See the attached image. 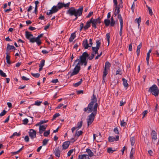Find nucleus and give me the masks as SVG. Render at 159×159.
<instances>
[{
    "instance_id": "f257e3e1",
    "label": "nucleus",
    "mask_w": 159,
    "mask_h": 159,
    "mask_svg": "<svg viewBox=\"0 0 159 159\" xmlns=\"http://www.w3.org/2000/svg\"><path fill=\"white\" fill-rule=\"evenodd\" d=\"M83 10V7H81L78 9H75L73 7L69 8L67 11V14L70 16H74L75 18L74 20L77 19L78 16H80L82 14Z\"/></svg>"
},
{
    "instance_id": "f03ea898",
    "label": "nucleus",
    "mask_w": 159,
    "mask_h": 159,
    "mask_svg": "<svg viewBox=\"0 0 159 159\" xmlns=\"http://www.w3.org/2000/svg\"><path fill=\"white\" fill-rule=\"evenodd\" d=\"M89 56V54L86 52H84L82 55L80 57L79 59H77L75 61L74 63L78 62L80 66H82L84 64L85 66H86L87 63L86 59Z\"/></svg>"
},
{
    "instance_id": "7ed1b4c3",
    "label": "nucleus",
    "mask_w": 159,
    "mask_h": 159,
    "mask_svg": "<svg viewBox=\"0 0 159 159\" xmlns=\"http://www.w3.org/2000/svg\"><path fill=\"white\" fill-rule=\"evenodd\" d=\"M97 102V98L94 94L91 98V102L88 105L87 108H85L84 109H97L98 104Z\"/></svg>"
},
{
    "instance_id": "20e7f679",
    "label": "nucleus",
    "mask_w": 159,
    "mask_h": 159,
    "mask_svg": "<svg viewBox=\"0 0 159 159\" xmlns=\"http://www.w3.org/2000/svg\"><path fill=\"white\" fill-rule=\"evenodd\" d=\"M97 110H89V112L92 113L88 116L87 119L88 126L90 125L93 121L95 116L97 114Z\"/></svg>"
},
{
    "instance_id": "39448f33",
    "label": "nucleus",
    "mask_w": 159,
    "mask_h": 159,
    "mask_svg": "<svg viewBox=\"0 0 159 159\" xmlns=\"http://www.w3.org/2000/svg\"><path fill=\"white\" fill-rule=\"evenodd\" d=\"M148 91L156 97L158 96L159 94V89L155 84H153L150 87Z\"/></svg>"
},
{
    "instance_id": "423d86ee",
    "label": "nucleus",
    "mask_w": 159,
    "mask_h": 159,
    "mask_svg": "<svg viewBox=\"0 0 159 159\" xmlns=\"http://www.w3.org/2000/svg\"><path fill=\"white\" fill-rule=\"evenodd\" d=\"M101 19L100 17H98L97 19H93V18L90 19L91 20V23L92 24L93 27L95 29L97 28V25L98 24H99L101 23Z\"/></svg>"
},
{
    "instance_id": "0eeeda50",
    "label": "nucleus",
    "mask_w": 159,
    "mask_h": 159,
    "mask_svg": "<svg viewBox=\"0 0 159 159\" xmlns=\"http://www.w3.org/2000/svg\"><path fill=\"white\" fill-rule=\"evenodd\" d=\"M43 34H41L36 38H32L30 39V42L32 43L36 42L38 45H40L41 43V42L40 39L43 36Z\"/></svg>"
},
{
    "instance_id": "6e6552de",
    "label": "nucleus",
    "mask_w": 159,
    "mask_h": 159,
    "mask_svg": "<svg viewBox=\"0 0 159 159\" xmlns=\"http://www.w3.org/2000/svg\"><path fill=\"white\" fill-rule=\"evenodd\" d=\"M80 70V66L79 65V63L78 62L75 66V67L74 69L73 72L71 73L70 74V76H73L78 74Z\"/></svg>"
},
{
    "instance_id": "1a4fd4ad",
    "label": "nucleus",
    "mask_w": 159,
    "mask_h": 159,
    "mask_svg": "<svg viewBox=\"0 0 159 159\" xmlns=\"http://www.w3.org/2000/svg\"><path fill=\"white\" fill-rule=\"evenodd\" d=\"M10 52V45L8 43L7 45V54L6 57V60L8 64H10V57L9 56V54Z\"/></svg>"
},
{
    "instance_id": "9d476101",
    "label": "nucleus",
    "mask_w": 159,
    "mask_h": 159,
    "mask_svg": "<svg viewBox=\"0 0 159 159\" xmlns=\"http://www.w3.org/2000/svg\"><path fill=\"white\" fill-rule=\"evenodd\" d=\"M59 9L57 6H54L52 8L51 10H50L49 12H47V15H50L53 13H55Z\"/></svg>"
},
{
    "instance_id": "9b49d317",
    "label": "nucleus",
    "mask_w": 159,
    "mask_h": 159,
    "mask_svg": "<svg viewBox=\"0 0 159 159\" xmlns=\"http://www.w3.org/2000/svg\"><path fill=\"white\" fill-rule=\"evenodd\" d=\"M152 138V142L154 143V142L156 141L157 139V133L154 130H152L151 133Z\"/></svg>"
},
{
    "instance_id": "f8f14e48",
    "label": "nucleus",
    "mask_w": 159,
    "mask_h": 159,
    "mask_svg": "<svg viewBox=\"0 0 159 159\" xmlns=\"http://www.w3.org/2000/svg\"><path fill=\"white\" fill-rule=\"evenodd\" d=\"M29 135L30 138L33 139L36 137V131L33 129H30L29 132Z\"/></svg>"
},
{
    "instance_id": "ddd939ff",
    "label": "nucleus",
    "mask_w": 159,
    "mask_h": 159,
    "mask_svg": "<svg viewBox=\"0 0 159 159\" xmlns=\"http://www.w3.org/2000/svg\"><path fill=\"white\" fill-rule=\"evenodd\" d=\"M61 152V151L59 150V148L58 147L55 148L54 151V153L56 157H60Z\"/></svg>"
},
{
    "instance_id": "4468645a",
    "label": "nucleus",
    "mask_w": 159,
    "mask_h": 159,
    "mask_svg": "<svg viewBox=\"0 0 159 159\" xmlns=\"http://www.w3.org/2000/svg\"><path fill=\"white\" fill-rule=\"evenodd\" d=\"M70 144V142L69 141H66L64 142L62 145L63 149H67L69 146Z\"/></svg>"
},
{
    "instance_id": "2eb2a0df",
    "label": "nucleus",
    "mask_w": 159,
    "mask_h": 159,
    "mask_svg": "<svg viewBox=\"0 0 159 159\" xmlns=\"http://www.w3.org/2000/svg\"><path fill=\"white\" fill-rule=\"evenodd\" d=\"M25 36H26V38L27 39H29L30 41V39H31V38H34L33 37V34H30V33L29 32H28V31H26L25 32Z\"/></svg>"
},
{
    "instance_id": "dca6fc26",
    "label": "nucleus",
    "mask_w": 159,
    "mask_h": 159,
    "mask_svg": "<svg viewBox=\"0 0 159 159\" xmlns=\"http://www.w3.org/2000/svg\"><path fill=\"white\" fill-rule=\"evenodd\" d=\"M83 45L85 49H87L89 47H90V46L88 44V41L87 39H86L85 40L83 41Z\"/></svg>"
},
{
    "instance_id": "f3484780",
    "label": "nucleus",
    "mask_w": 159,
    "mask_h": 159,
    "mask_svg": "<svg viewBox=\"0 0 159 159\" xmlns=\"http://www.w3.org/2000/svg\"><path fill=\"white\" fill-rule=\"evenodd\" d=\"M89 158V156L86 154H83L79 155L78 156V159H88Z\"/></svg>"
},
{
    "instance_id": "a211bd4d",
    "label": "nucleus",
    "mask_w": 159,
    "mask_h": 159,
    "mask_svg": "<svg viewBox=\"0 0 159 159\" xmlns=\"http://www.w3.org/2000/svg\"><path fill=\"white\" fill-rule=\"evenodd\" d=\"M91 20H90L88 21L86 23V25L84 27V29L85 30H86L88 29L90 26V24L91 23Z\"/></svg>"
},
{
    "instance_id": "6ab92c4d",
    "label": "nucleus",
    "mask_w": 159,
    "mask_h": 159,
    "mask_svg": "<svg viewBox=\"0 0 159 159\" xmlns=\"http://www.w3.org/2000/svg\"><path fill=\"white\" fill-rule=\"evenodd\" d=\"M135 149L132 148L130 154V157L131 159H133L134 158L133 155L135 152Z\"/></svg>"
},
{
    "instance_id": "aec40b11",
    "label": "nucleus",
    "mask_w": 159,
    "mask_h": 159,
    "mask_svg": "<svg viewBox=\"0 0 159 159\" xmlns=\"http://www.w3.org/2000/svg\"><path fill=\"white\" fill-rule=\"evenodd\" d=\"M86 152L88 153L89 156L90 157H92L93 156V153L90 149L88 148L87 149H86Z\"/></svg>"
},
{
    "instance_id": "412c9836",
    "label": "nucleus",
    "mask_w": 159,
    "mask_h": 159,
    "mask_svg": "<svg viewBox=\"0 0 159 159\" xmlns=\"http://www.w3.org/2000/svg\"><path fill=\"white\" fill-rule=\"evenodd\" d=\"M75 33H72L71 35L70 38L69 39V41L70 42H72L73 41V39H75Z\"/></svg>"
},
{
    "instance_id": "4be33fe9",
    "label": "nucleus",
    "mask_w": 159,
    "mask_h": 159,
    "mask_svg": "<svg viewBox=\"0 0 159 159\" xmlns=\"http://www.w3.org/2000/svg\"><path fill=\"white\" fill-rule=\"evenodd\" d=\"M99 49V48L97 47H92V49L93 51V52L95 54H98V49Z\"/></svg>"
},
{
    "instance_id": "5701e85b",
    "label": "nucleus",
    "mask_w": 159,
    "mask_h": 159,
    "mask_svg": "<svg viewBox=\"0 0 159 159\" xmlns=\"http://www.w3.org/2000/svg\"><path fill=\"white\" fill-rule=\"evenodd\" d=\"M47 127V125H41L39 127V129L42 131H44L46 127Z\"/></svg>"
},
{
    "instance_id": "b1692460",
    "label": "nucleus",
    "mask_w": 159,
    "mask_h": 159,
    "mask_svg": "<svg viewBox=\"0 0 159 159\" xmlns=\"http://www.w3.org/2000/svg\"><path fill=\"white\" fill-rule=\"evenodd\" d=\"M107 69H106L104 68V69L103 71V80H104L105 77L108 74Z\"/></svg>"
},
{
    "instance_id": "393cba45",
    "label": "nucleus",
    "mask_w": 159,
    "mask_h": 159,
    "mask_svg": "<svg viewBox=\"0 0 159 159\" xmlns=\"http://www.w3.org/2000/svg\"><path fill=\"white\" fill-rule=\"evenodd\" d=\"M142 47V43H140V44L137 47V49L136 52L137 53V55H139L140 51V49Z\"/></svg>"
},
{
    "instance_id": "a878e982",
    "label": "nucleus",
    "mask_w": 159,
    "mask_h": 159,
    "mask_svg": "<svg viewBox=\"0 0 159 159\" xmlns=\"http://www.w3.org/2000/svg\"><path fill=\"white\" fill-rule=\"evenodd\" d=\"M111 66V64L108 61H107L105 63L104 68L106 69H109V68Z\"/></svg>"
},
{
    "instance_id": "bb28decb",
    "label": "nucleus",
    "mask_w": 159,
    "mask_h": 159,
    "mask_svg": "<svg viewBox=\"0 0 159 159\" xmlns=\"http://www.w3.org/2000/svg\"><path fill=\"white\" fill-rule=\"evenodd\" d=\"M131 144L132 146H133L135 143V140L134 137H132L130 138Z\"/></svg>"
},
{
    "instance_id": "cd10ccee",
    "label": "nucleus",
    "mask_w": 159,
    "mask_h": 159,
    "mask_svg": "<svg viewBox=\"0 0 159 159\" xmlns=\"http://www.w3.org/2000/svg\"><path fill=\"white\" fill-rule=\"evenodd\" d=\"M122 80L123 81V84L124 87H127L128 84L127 83V81L124 78L122 79Z\"/></svg>"
},
{
    "instance_id": "c85d7f7f",
    "label": "nucleus",
    "mask_w": 159,
    "mask_h": 159,
    "mask_svg": "<svg viewBox=\"0 0 159 159\" xmlns=\"http://www.w3.org/2000/svg\"><path fill=\"white\" fill-rule=\"evenodd\" d=\"M115 24V21L114 20L113 17L112 16L111 18V21L110 22V25L111 26H114Z\"/></svg>"
},
{
    "instance_id": "c756f323",
    "label": "nucleus",
    "mask_w": 159,
    "mask_h": 159,
    "mask_svg": "<svg viewBox=\"0 0 159 159\" xmlns=\"http://www.w3.org/2000/svg\"><path fill=\"white\" fill-rule=\"evenodd\" d=\"M82 79H80V80L78 82H77L73 84L74 86L77 87L80 85L82 83Z\"/></svg>"
},
{
    "instance_id": "7c9ffc66",
    "label": "nucleus",
    "mask_w": 159,
    "mask_h": 159,
    "mask_svg": "<svg viewBox=\"0 0 159 159\" xmlns=\"http://www.w3.org/2000/svg\"><path fill=\"white\" fill-rule=\"evenodd\" d=\"M135 21H136L138 24V26L139 27V25H140L141 21V18L140 17H139V18H136L135 20Z\"/></svg>"
},
{
    "instance_id": "2f4dec72",
    "label": "nucleus",
    "mask_w": 159,
    "mask_h": 159,
    "mask_svg": "<svg viewBox=\"0 0 159 159\" xmlns=\"http://www.w3.org/2000/svg\"><path fill=\"white\" fill-rule=\"evenodd\" d=\"M63 3H62L60 2L58 3L57 6L59 10L61 9V8L63 7Z\"/></svg>"
},
{
    "instance_id": "473e14b6",
    "label": "nucleus",
    "mask_w": 159,
    "mask_h": 159,
    "mask_svg": "<svg viewBox=\"0 0 159 159\" xmlns=\"http://www.w3.org/2000/svg\"><path fill=\"white\" fill-rule=\"evenodd\" d=\"M118 18L120 20V24H123V20L120 14H118Z\"/></svg>"
},
{
    "instance_id": "72a5a7b5",
    "label": "nucleus",
    "mask_w": 159,
    "mask_h": 159,
    "mask_svg": "<svg viewBox=\"0 0 159 159\" xmlns=\"http://www.w3.org/2000/svg\"><path fill=\"white\" fill-rule=\"evenodd\" d=\"M104 22L106 26H108L110 25V20H109L106 19L104 20Z\"/></svg>"
},
{
    "instance_id": "f704fd0d",
    "label": "nucleus",
    "mask_w": 159,
    "mask_h": 159,
    "mask_svg": "<svg viewBox=\"0 0 159 159\" xmlns=\"http://www.w3.org/2000/svg\"><path fill=\"white\" fill-rule=\"evenodd\" d=\"M115 140V138L113 136H109L108 138V141L109 142H111Z\"/></svg>"
},
{
    "instance_id": "c9c22d12",
    "label": "nucleus",
    "mask_w": 159,
    "mask_h": 159,
    "mask_svg": "<svg viewBox=\"0 0 159 159\" xmlns=\"http://www.w3.org/2000/svg\"><path fill=\"white\" fill-rule=\"evenodd\" d=\"M82 125V121H81L80 122H79L77 125V127H76L77 128H78V129H80L81 128Z\"/></svg>"
},
{
    "instance_id": "e433bc0d",
    "label": "nucleus",
    "mask_w": 159,
    "mask_h": 159,
    "mask_svg": "<svg viewBox=\"0 0 159 159\" xmlns=\"http://www.w3.org/2000/svg\"><path fill=\"white\" fill-rule=\"evenodd\" d=\"M31 75L34 77L36 78L39 77L40 76V74L39 73H31Z\"/></svg>"
},
{
    "instance_id": "4c0bfd02",
    "label": "nucleus",
    "mask_w": 159,
    "mask_h": 159,
    "mask_svg": "<svg viewBox=\"0 0 159 159\" xmlns=\"http://www.w3.org/2000/svg\"><path fill=\"white\" fill-rule=\"evenodd\" d=\"M50 133V130L45 131L43 134L44 136L45 137H47L49 134Z\"/></svg>"
},
{
    "instance_id": "58836bf2",
    "label": "nucleus",
    "mask_w": 159,
    "mask_h": 159,
    "mask_svg": "<svg viewBox=\"0 0 159 159\" xmlns=\"http://www.w3.org/2000/svg\"><path fill=\"white\" fill-rule=\"evenodd\" d=\"M60 115L59 113H56L55 114L53 115V118L52 119V120H54L57 117L59 116Z\"/></svg>"
},
{
    "instance_id": "ea45409f",
    "label": "nucleus",
    "mask_w": 159,
    "mask_h": 159,
    "mask_svg": "<svg viewBox=\"0 0 159 159\" xmlns=\"http://www.w3.org/2000/svg\"><path fill=\"white\" fill-rule=\"evenodd\" d=\"M20 134L19 133H18L16 132L14 133L11 136V138H13L15 136H20Z\"/></svg>"
},
{
    "instance_id": "a19ab883",
    "label": "nucleus",
    "mask_w": 159,
    "mask_h": 159,
    "mask_svg": "<svg viewBox=\"0 0 159 159\" xmlns=\"http://www.w3.org/2000/svg\"><path fill=\"white\" fill-rule=\"evenodd\" d=\"M0 75L3 77H6L7 76L6 74L1 70H0Z\"/></svg>"
},
{
    "instance_id": "79ce46f5",
    "label": "nucleus",
    "mask_w": 159,
    "mask_h": 159,
    "mask_svg": "<svg viewBox=\"0 0 159 159\" xmlns=\"http://www.w3.org/2000/svg\"><path fill=\"white\" fill-rule=\"evenodd\" d=\"M106 38L107 39V41L108 42V45L109 44L110 42V34L109 33H107L106 35Z\"/></svg>"
},
{
    "instance_id": "37998d69",
    "label": "nucleus",
    "mask_w": 159,
    "mask_h": 159,
    "mask_svg": "<svg viewBox=\"0 0 159 159\" xmlns=\"http://www.w3.org/2000/svg\"><path fill=\"white\" fill-rule=\"evenodd\" d=\"M83 133V131H82L80 130L78 131L77 132H76L75 134V136H79L80 135H81Z\"/></svg>"
},
{
    "instance_id": "c03bdc74",
    "label": "nucleus",
    "mask_w": 159,
    "mask_h": 159,
    "mask_svg": "<svg viewBox=\"0 0 159 159\" xmlns=\"http://www.w3.org/2000/svg\"><path fill=\"white\" fill-rule=\"evenodd\" d=\"M115 12H116L118 13H119L120 12V7H119L116 6L115 7Z\"/></svg>"
},
{
    "instance_id": "a18cd8bd",
    "label": "nucleus",
    "mask_w": 159,
    "mask_h": 159,
    "mask_svg": "<svg viewBox=\"0 0 159 159\" xmlns=\"http://www.w3.org/2000/svg\"><path fill=\"white\" fill-rule=\"evenodd\" d=\"M96 54H94L93 52L91 54V56L90 57H88V59L91 60L94 57V56Z\"/></svg>"
},
{
    "instance_id": "49530a36",
    "label": "nucleus",
    "mask_w": 159,
    "mask_h": 159,
    "mask_svg": "<svg viewBox=\"0 0 159 159\" xmlns=\"http://www.w3.org/2000/svg\"><path fill=\"white\" fill-rule=\"evenodd\" d=\"M126 125V123L124 121V120H123L121 121L120 125L121 126H125Z\"/></svg>"
},
{
    "instance_id": "de8ad7c7",
    "label": "nucleus",
    "mask_w": 159,
    "mask_h": 159,
    "mask_svg": "<svg viewBox=\"0 0 159 159\" xmlns=\"http://www.w3.org/2000/svg\"><path fill=\"white\" fill-rule=\"evenodd\" d=\"M48 139H44L43 141V146H44L46 145L48 143Z\"/></svg>"
},
{
    "instance_id": "09e8293b",
    "label": "nucleus",
    "mask_w": 159,
    "mask_h": 159,
    "mask_svg": "<svg viewBox=\"0 0 159 159\" xmlns=\"http://www.w3.org/2000/svg\"><path fill=\"white\" fill-rule=\"evenodd\" d=\"M42 101H36L35 102L34 105L39 106H40L41 103H42Z\"/></svg>"
},
{
    "instance_id": "8fccbe9b",
    "label": "nucleus",
    "mask_w": 159,
    "mask_h": 159,
    "mask_svg": "<svg viewBox=\"0 0 159 159\" xmlns=\"http://www.w3.org/2000/svg\"><path fill=\"white\" fill-rule=\"evenodd\" d=\"M45 60H43L41 61L40 64L39 65V66H41L43 67L44 65Z\"/></svg>"
},
{
    "instance_id": "3c124183",
    "label": "nucleus",
    "mask_w": 159,
    "mask_h": 159,
    "mask_svg": "<svg viewBox=\"0 0 159 159\" xmlns=\"http://www.w3.org/2000/svg\"><path fill=\"white\" fill-rule=\"evenodd\" d=\"M96 47L98 48H99L100 47L101 45V43L99 40H98L96 41Z\"/></svg>"
},
{
    "instance_id": "603ef678",
    "label": "nucleus",
    "mask_w": 159,
    "mask_h": 159,
    "mask_svg": "<svg viewBox=\"0 0 159 159\" xmlns=\"http://www.w3.org/2000/svg\"><path fill=\"white\" fill-rule=\"evenodd\" d=\"M120 36L122 35V29L123 26V24H120Z\"/></svg>"
},
{
    "instance_id": "864d4df0",
    "label": "nucleus",
    "mask_w": 159,
    "mask_h": 159,
    "mask_svg": "<svg viewBox=\"0 0 159 159\" xmlns=\"http://www.w3.org/2000/svg\"><path fill=\"white\" fill-rule=\"evenodd\" d=\"M29 122L28 119L25 118L23 120V123L24 125L27 124Z\"/></svg>"
},
{
    "instance_id": "5fc2aeb1",
    "label": "nucleus",
    "mask_w": 159,
    "mask_h": 159,
    "mask_svg": "<svg viewBox=\"0 0 159 159\" xmlns=\"http://www.w3.org/2000/svg\"><path fill=\"white\" fill-rule=\"evenodd\" d=\"M23 147L20 148L19 150L17 151L16 152H12L11 153L13 154V155H14L16 154H17L18 152H19L20 151H21Z\"/></svg>"
},
{
    "instance_id": "6e6d98bb",
    "label": "nucleus",
    "mask_w": 159,
    "mask_h": 159,
    "mask_svg": "<svg viewBox=\"0 0 159 159\" xmlns=\"http://www.w3.org/2000/svg\"><path fill=\"white\" fill-rule=\"evenodd\" d=\"M107 151L109 153H111L114 151L112 150V148H109L107 149Z\"/></svg>"
},
{
    "instance_id": "4d7b16f0",
    "label": "nucleus",
    "mask_w": 159,
    "mask_h": 159,
    "mask_svg": "<svg viewBox=\"0 0 159 159\" xmlns=\"http://www.w3.org/2000/svg\"><path fill=\"white\" fill-rule=\"evenodd\" d=\"M148 113V111L147 110H145L143 112V118Z\"/></svg>"
},
{
    "instance_id": "13d9d810",
    "label": "nucleus",
    "mask_w": 159,
    "mask_h": 159,
    "mask_svg": "<svg viewBox=\"0 0 159 159\" xmlns=\"http://www.w3.org/2000/svg\"><path fill=\"white\" fill-rule=\"evenodd\" d=\"M147 7L148 8V9L149 14L150 15H152V10L149 7H148L147 5Z\"/></svg>"
},
{
    "instance_id": "bf43d9fd",
    "label": "nucleus",
    "mask_w": 159,
    "mask_h": 159,
    "mask_svg": "<svg viewBox=\"0 0 159 159\" xmlns=\"http://www.w3.org/2000/svg\"><path fill=\"white\" fill-rule=\"evenodd\" d=\"M84 24L83 23H81L80 25V30L81 31L83 28H84Z\"/></svg>"
},
{
    "instance_id": "052dcab7",
    "label": "nucleus",
    "mask_w": 159,
    "mask_h": 159,
    "mask_svg": "<svg viewBox=\"0 0 159 159\" xmlns=\"http://www.w3.org/2000/svg\"><path fill=\"white\" fill-rule=\"evenodd\" d=\"M70 4V2H69L66 4L63 3V7H69Z\"/></svg>"
},
{
    "instance_id": "680f3d73",
    "label": "nucleus",
    "mask_w": 159,
    "mask_h": 159,
    "mask_svg": "<svg viewBox=\"0 0 159 159\" xmlns=\"http://www.w3.org/2000/svg\"><path fill=\"white\" fill-rule=\"evenodd\" d=\"M73 152V149H71L67 153V156H70Z\"/></svg>"
},
{
    "instance_id": "e2e57ef3",
    "label": "nucleus",
    "mask_w": 159,
    "mask_h": 159,
    "mask_svg": "<svg viewBox=\"0 0 159 159\" xmlns=\"http://www.w3.org/2000/svg\"><path fill=\"white\" fill-rule=\"evenodd\" d=\"M121 70L120 69H118L116 71V75L118 74L121 75Z\"/></svg>"
},
{
    "instance_id": "0e129e2a",
    "label": "nucleus",
    "mask_w": 159,
    "mask_h": 159,
    "mask_svg": "<svg viewBox=\"0 0 159 159\" xmlns=\"http://www.w3.org/2000/svg\"><path fill=\"white\" fill-rule=\"evenodd\" d=\"M6 111L5 110H3L2 112L0 114V116H3L5 114H6Z\"/></svg>"
},
{
    "instance_id": "69168bd1",
    "label": "nucleus",
    "mask_w": 159,
    "mask_h": 159,
    "mask_svg": "<svg viewBox=\"0 0 159 159\" xmlns=\"http://www.w3.org/2000/svg\"><path fill=\"white\" fill-rule=\"evenodd\" d=\"M25 140L26 142H28L29 140V138L28 136H26L25 138Z\"/></svg>"
},
{
    "instance_id": "338daca9",
    "label": "nucleus",
    "mask_w": 159,
    "mask_h": 159,
    "mask_svg": "<svg viewBox=\"0 0 159 159\" xmlns=\"http://www.w3.org/2000/svg\"><path fill=\"white\" fill-rule=\"evenodd\" d=\"M125 101H123V100L121 101L120 103V106H122L125 104Z\"/></svg>"
},
{
    "instance_id": "774afa93",
    "label": "nucleus",
    "mask_w": 159,
    "mask_h": 159,
    "mask_svg": "<svg viewBox=\"0 0 159 159\" xmlns=\"http://www.w3.org/2000/svg\"><path fill=\"white\" fill-rule=\"evenodd\" d=\"M114 131L115 132V133L116 134H118L119 133V132L118 130V129L117 127L115 128L114 129Z\"/></svg>"
}]
</instances>
